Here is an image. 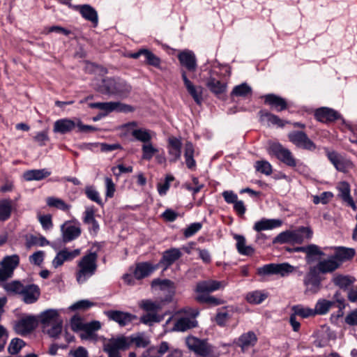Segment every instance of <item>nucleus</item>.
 Listing matches in <instances>:
<instances>
[{"label": "nucleus", "mask_w": 357, "mask_h": 357, "mask_svg": "<svg viewBox=\"0 0 357 357\" xmlns=\"http://www.w3.org/2000/svg\"><path fill=\"white\" fill-rule=\"evenodd\" d=\"M152 287H158L161 291L167 293L166 297L160 301H152L151 300H142L139 307L144 310L157 313L160 311L165 303L172 301L175 294V286L173 282L169 280L155 279L151 282Z\"/></svg>", "instance_id": "nucleus-1"}, {"label": "nucleus", "mask_w": 357, "mask_h": 357, "mask_svg": "<svg viewBox=\"0 0 357 357\" xmlns=\"http://www.w3.org/2000/svg\"><path fill=\"white\" fill-rule=\"evenodd\" d=\"M97 260L98 254L96 252H89L79 259L75 271L76 280L79 284L86 282L96 273Z\"/></svg>", "instance_id": "nucleus-2"}, {"label": "nucleus", "mask_w": 357, "mask_h": 357, "mask_svg": "<svg viewBox=\"0 0 357 357\" xmlns=\"http://www.w3.org/2000/svg\"><path fill=\"white\" fill-rule=\"evenodd\" d=\"M98 90L103 94L126 96L130 93L131 87L123 80L107 77L102 79Z\"/></svg>", "instance_id": "nucleus-3"}, {"label": "nucleus", "mask_w": 357, "mask_h": 357, "mask_svg": "<svg viewBox=\"0 0 357 357\" xmlns=\"http://www.w3.org/2000/svg\"><path fill=\"white\" fill-rule=\"evenodd\" d=\"M312 236V231L309 227H301L298 230L285 231L279 234L273 241V243H301L306 238H310Z\"/></svg>", "instance_id": "nucleus-4"}, {"label": "nucleus", "mask_w": 357, "mask_h": 357, "mask_svg": "<svg viewBox=\"0 0 357 357\" xmlns=\"http://www.w3.org/2000/svg\"><path fill=\"white\" fill-rule=\"evenodd\" d=\"M185 343L190 351L202 357H208L213 351V346L206 339L190 335L186 337Z\"/></svg>", "instance_id": "nucleus-5"}, {"label": "nucleus", "mask_w": 357, "mask_h": 357, "mask_svg": "<svg viewBox=\"0 0 357 357\" xmlns=\"http://www.w3.org/2000/svg\"><path fill=\"white\" fill-rule=\"evenodd\" d=\"M269 152L289 167H295L297 165L296 160L290 150L284 147L280 143H273L271 144L269 147Z\"/></svg>", "instance_id": "nucleus-6"}, {"label": "nucleus", "mask_w": 357, "mask_h": 357, "mask_svg": "<svg viewBox=\"0 0 357 357\" xmlns=\"http://www.w3.org/2000/svg\"><path fill=\"white\" fill-rule=\"evenodd\" d=\"M288 139L296 147L313 151L316 149V144L309 138L303 131L293 130L287 135Z\"/></svg>", "instance_id": "nucleus-7"}, {"label": "nucleus", "mask_w": 357, "mask_h": 357, "mask_svg": "<svg viewBox=\"0 0 357 357\" xmlns=\"http://www.w3.org/2000/svg\"><path fill=\"white\" fill-rule=\"evenodd\" d=\"M294 268L288 263L268 264L259 267L257 273L260 275H280L282 277L293 272Z\"/></svg>", "instance_id": "nucleus-8"}, {"label": "nucleus", "mask_w": 357, "mask_h": 357, "mask_svg": "<svg viewBox=\"0 0 357 357\" xmlns=\"http://www.w3.org/2000/svg\"><path fill=\"white\" fill-rule=\"evenodd\" d=\"M38 324V321L33 315H26L15 322L13 328L20 335L25 336L31 333Z\"/></svg>", "instance_id": "nucleus-9"}, {"label": "nucleus", "mask_w": 357, "mask_h": 357, "mask_svg": "<svg viewBox=\"0 0 357 357\" xmlns=\"http://www.w3.org/2000/svg\"><path fill=\"white\" fill-rule=\"evenodd\" d=\"M20 264V257L17 255L6 256L0 263V282L5 281L11 278L14 270Z\"/></svg>", "instance_id": "nucleus-10"}, {"label": "nucleus", "mask_w": 357, "mask_h": 357, "mask_svg": "<svg viewBox=\"0 0 357 357\" xmlns=\"http://www.w3.org/2000/svg\"><path fill=\"white\" fill-rule=\"evenodd\" d=\"M227 285V282L225 280H202L197 283L195 291L199 294H209L215 291L224 289Z\"/></svg>", "instance_id": "nucleus-11"}, {"label": "nucleus", "mask_w": 357, "mask_h": 357, "mask_svg": "<svg viewBox=\"0 0 357 357\" xmlns=\"http://www.w3.org/2000/svg\"><path fill=\"white\" fill-rule=\"evenodd\" d=\"M63 241L68 243L78 238L81 234L79 223L67 221L61 227Z\"/></svg>", "instance_id": "nucleus-12"}, {"label": "nucleus", "mask_w": 357, "mask_h": 357, "mask_svg": "<svg viewBox=\"0 0 357 357\" xmlns=\"http://www.w3.org/2000/svg\"><path fill=\"white\" fill-rule=\"evenodd\" d=\"M319 271L315 266L310 268L308 273L305 275L303 280L304 284L307 288L315 293L317 292L321 286V278L319 275Z\"/></svg>", "instance_id": "nucleus-13"}, {"label": "nucleus", "mask_w": 357, "mask_h": 357, "mask_svg": "<svg viewBox=\"0 0 357 357\" xmlns=\"http://www.w3.org/2000/svg\"><path fill=\"white\" fill-rule=\"evenodd\" d=\"M181 76L188 93L197 105H201L203 100V88L200 86H195L187 77L186 72L183 70H181Z\"/></svg>", "instance_id": "nucleus-14"}, {"label": "nucleus", "mask_w": 357, "mask_h": 357, "mask_svg": "<svg viewBox=\"0 0 357 357\" xmlns=\"http://www.w3.org/2000/svg\"><path fill=\"white\" fill-rule=\"evenodd\" d=\"M264 103L271 107V109L280 112L288 108L287 100L274 93L266 94L263 96Z\"/></svg>", "instance_id": "nucleus-15"}, {"label": "nucleus", "mask_w": 357, "mask_h": 357, "mask_svg": "<svg viewBox=\"0 0 357 357\" xmlns=\"http://www.w3.org/2000/svg\"><path fill=\"white\" fill-rule=\"evenodd\" d=\"M77 127V119L73 120L68 118L56 121L53 126V132L65 135L75 130Z\"/></svg>", "instance_id": "nucleus-16"}, {"label": "nucleus", "mask_w": 357, "mask_h": 357, "mask_svg": "<svg viewBox=\"0 0 357 357\" xmlns=\"http://www.w3.org/2000/svg\"><path fill=\"white\" fill-rule=\"evenodd\" d=\"M124 340L121 337L111 340L104 347V351L107 353L108 357H121L119 351L128 349Z\"/></svg>", "instance_id": "nucleus-17"}, {"label": "nucleus", "mask_w": 357, "mask_h": 357, "mask_svg": "<svg viewBox=\"0 0 357 357\" xmlns=\"http://www.w3.org/2000/svg\"><path fill=\"white\" fill-rule=\"evenodd\" d=\"M314 116L317 121L322 123L333 122L340 118V115L337 111L328 107H321L316 109Z\"/></svg>", "instance_id": "nucleus-18"}, {"label": "nucleus", "mask_w": 357, "mask_h": 357, "mask_svg": "<svg viewBox=\"0 0 357 357\" xmlns=\"http://www.w3.org/2000/svg\"><path fill=\"white\" fill-rule=\"evenodd\" d=\"M105 314L109 319L117 322L121 326H125L136 319L135 315L119 310H109Z\"/></svg>", "instance_id": "nucleus-19"}, {"label": "nucleus", "mask_w": 357, "mask_h": 357, "mask_svg": "<svg viewBox=\"0 0 357 357\" xmlns=\"http://www.w3.org/2000/svg\"><path fill=\"white\" fill-rule=\"evenodd\" d=\"M74 8L79 12L84 19L91 22L93 26L98 25V13L92 6L89 4L77 5L74 6Z\"/></svg>", "instance_id": "nucleus-20"}, {"label": "nucleus", "mask_w": 357, "mask_h": 357, "mask_svg": "<svg viewBox=\"0 0 357 357\" xmlns=\"http://www.w3.org/2000/svg\"><path fill=\"white\" fill-rule=\"evenodd\" d=\"M178 59L181 64L188 71L194 72L196 70L197 64L195 54L190 50L181 52L178 55Z\"/></svg>", "instance_id": "nucleus-21"}, {"label": "nucleus", "mask_w": 357, "mask_h": 357, "mask_svg": "<svg viewBox=\"0 0 357 357\" xmlns=\"http://www.w3.org/2000/svg\"><path fill=\"white\" fill-rule=\"evenodd\" d=\"M91 108H98L100 110L109 113L113 111H127L129 106L120 103L119 102H92L89 105Z\"/></svg>", "instance_id": "nucleus-22"}, {"label": "nucleus", "mask_w": 357, "mask_h": 357, "mask_svg": "<svg viewBox=\"0 0 357 357\" xmlns=\"http://www.w3.org/2000/svg\"><path fill=\"white\" fill-rule=\"evenodd\" d=\"M338 190V197L347 204V206H351L353 210H356V206L350 195V185L346 181L340 182L337 185Z\"/></svg>", "instance_id": "nucleus-23"}, {"label": "nucleus", "mask_w": 357, "mask_h": 357, "mask_svg": "<svg viewBox=\"0 0 357 357\" xmlns=\"http://www.w3.org/2000/svg\"><path fill=\"white\" fill-rule=\"evenodd\" d=\"M40 294V289L37 285L29 284L24 287L20 295H22L24 303L31 304L38 301Z\"/></svg>", "instance_id": "nucleus-24"}, {"label": "nucleus", "mask_w": 357, "mask_h": 357, "mask_svg": "<svg viewBox=\"0 0 357 357\" xmlns=\"http://www.w3.org/2000/svg\"><path fill=\"white\" fill-rule=\"evenodd\" d=\"M122 340H124L125 345L128 349L132 344L137 347L144 348L147 347L149 343V339L143 333L134 334L128 337L121 336Z\"/></svg>", "instance_id": "nucleus-25"}, {"label": "nucleus", "mask_w": 357, "mask_h": 357, "mask_svg": "<svg viewBox=\"0 0 357 357\" xmlns=\"http://www.w3.org/2000/svg\"><path fill=\"white\" fill-rule=\"evenodd\" d=\"M156 268L157 266H153L149 262H140L136 264L132 273L135 278L139 280L150 275Z\"/></svg>", "instance_id": "nucleus-26"}, {"label": "nucleus", "mask_w": 357, "mask_h": 357, "mask_svg": "<svg viewBox=\"0 0 357 357\" xmlns=\"http://www.w3.org/2000/svg\"><path fill=\"white\" fill-rule=\"evenodd\" d=\"M257 342V337L252 331L243 333L236 341V344L242 351H245L252 347H254Z\"/></svg>", "instance_id": "nucleus-27"}, {"label": "nucleus", "mask_w": 357, "mask_h": 357, "mask_svg": "<svg viewBox=\"0 0 357 357\" xmlns=\"http://www.w3.org/2000/svg\"><path fill=\"white\" fill-rule=\"evenodd\" d=\"M315 267L318 269L319 273L324 274L328 273H333L338 269L340 266V263L337 262L333 255H332L327 259L319 261Z\"/></svg>", "instance_id": "nucleus-28"}, {"label": "nucleus", "mask_w": 357, "mask_h": 357, "mask_svg": "<svg viewBox=\"0 0 357 357\" xmlns=\"http://www.w3.org/2000/svg\"><path fill=\"white\" fill-rule=\"evenodd\" d=\"M197 326L198 322L196 319L183 317L175 321L172 331L176 332H185L190 329L196 328Z\"/></svg>", "instance_id": "nucleus-29"}, {"label": "nucleus", "mask_w": 357, "mask_h": 357, "mask_svg": "<svg viewBox=\"0 0 357 357\" xmlns=\"http://www.w3.org/2000/svg\"><path fill=\"white\" fill-rule=\"evenodd\" d=\"M259 116L261 122L266 123L268 126L275 125L278 127L283 128L285 124L290 123L288 121H284L277 115L271 114L267 111L261 110L259 112Z\"/></svg>", "instance_id": "nucleus-30"}, {"label": "nucleus", "mask_w": 357, "mask_h": 357, "mask_svg": "<svg viewBox=\"0 0 357 357\" xmlns=\"http://www.w3.org/2000/svg\"><path fill=\"white\" fill-rule=\"evenodd\" d=\"M356 255V250L354 248L345 247H336L333 253V257L340 263V266L342 263L351 260Z\"/></svg>", "instance_id": "nucleus-31"}, {"label": "nucleus", "mask_w": 357, "mask_h": 357, "mask_svg": "<svg viewBox=\"0 0 357 357\" xmlns=\"http://www.w3.org/2000/svg\"><path fill=\"white\" fill-rule=\"evenodd\" d=\"M325 150L328 160L334 165L335 169L340 172H344L348 167V162L337 152L333 151H331L328 149H325Z\"/></svg>", "instance_id": "nucleus-32"}, {"label": "nucleus", "mask_w": 357, "mask_h": 357, "mask_svg": "<svg viewBox=\"0 0 357 357\" xmlns=\"http://www.w3.org/2000/svg\"><path fill=\"white\" fill-rule=\"evenodd\" d=\"M169 350V344L167 342L162 341L158 346L149 347L145 350L142 357H162Z\"/></svg>", "instance_id": "nucleus-33"}, {"label": "nucleus", "mask_w": 357, "mask_h": 357, "mask_svg": "<svg viewBox=\"0 0 357 357\" xmlns=\"http://www.w3.org/2000/svg\"><path fill=\"white\" fill-rule=\"evenodd\" d=\"M181 252L177 248H172L166 250L160 261V264L167 269L181 257Z\"/></svg>", "instance_id": "nucleus-34"}, {"label": "nucleus", "mask_w": 357, "mask_h": 357, "mask_svg": "<svg viewBox=\"0 0 357 357\" xmlns=\"http://www.w3.org/2000/svg\"><path fill=\"white\" fill-rule=\"evenodd\" d=\"M282 221L280 220L275 219H265L263 218L261 220L256 222L253 229L257 231L260 232L264 230L272 229L276 227L281 226Z\"/></svg>", "instance_id": "nucleus-35"}, {"label": "nucleus", "mask_w": 357, "mask_h": 357, "mask_svg": "<svg viewBox=\"0 0 357 357\" xmlns=\"http://www.w3.org/2000/svg\"><path fill=\"white\" fill-rule=\"evenodd\" d=\"M40 319L43 326H49L62 321L58 311L52 309L43 312L40 315Z\"/></svg>", "instance_id": "nucleus-36"}, {"label": "nucleus", "mask_w": 357, "mask_h": 357, "mask_svg": "<svg viewBox=\"0 0 357 357\" xmlns=\"http://www.w3.org/2000/svg\"><path fill=\"white\" fill-rule=\"evenodd\" d=\"M169 153L172 157V160L176 162L181 158L182 143L181 139L171 137L168 139Z\"/></svg>", "instance_id": "nucleus-37"}, {"label": "nucleus", "mask_w": 357, "mask_h": 357, "mask_svg": "<svg viewBox=\"0 0 357 357\" xmlns=\"http://www.w3.org/2000/svg\"><path fill=\"white\" fill-rule=\"evenodd\" d=\"M208 89L217 96L222 95L227 89V84L214 77H209L206 83Z\"/></svg>", "instance_id": "nucleus-38"}, {"label": "nucleus", "mask_w": 357, "mask_h": 357, "mask_svg": "<svg viewBox=\"0 0 357 357\" xmlns=\"http://www.w3.org/2000/svg\"><path fill=\"white\" fill-rule=\"evenodd\" d=\"M51 174V172L47 169H31L26 171L23 177L26 181H40L47 178Z\"/></svg>", "instance_id": "nucleus-39"}, {"label": "nucleus", "mask_w": 357, "mask_h": 357, "mask_svg": "<svg viewBox=\"0 0 357 357\" xmlns=\"http://www.w3.org/2000/svg\"><path fill=\"white\" fill-rule=\"evenodd\" d=\"M234 238L236 241V249L243 255H252L255 252L254 248L250 245H246L245 238L240 234H234Z\"/></svg>", "instance_id": "nucleus-40"}, {"label": "nucleus", "mask_w": 357, "mask_h": 357, "mask_svg": "<svg viewBox=\"0 0 357 357\" xmlns=\"http://www.w3.org/2000/svg\"><path fill=\"white\" fill-rule=\"evenodd\" d=\"M194 146L192 142H187L185 144L184 157L186 166L190 169H193L196 167V162L194 159Z\"/></svg>", "instance_id": "nucleus-41"}, {"label": "nucleus", "mask_w": 357, "mask_h": 357, "mask_svg": "<svg viewBox=\"0 0 357 357\" xmlns=\"http://www.w3.org/2000/svg\"><path fill=\"white\" fill-rule=\"evenodd\" d=\"M332 282L335 286L346 290L353 284L354 279L349 275L336 274L333 277Z\"/></svg>", "instance_id": "nucleus-42"}, {"label": "nucleus", "mask_w": 357, "mask_h": 357, "mask_svg": "<svg viewBox=\"0 0 357 357\" xmlns=\"http://www.w3.org/2000/svg\"><path fill=\"white\" fill-rule=\"evenodd\" d=\"M335 306V301H328L326 299H319L317 302L314 307V314H326L328 312L330 309Z\"/></svg>", "instance_id": "nucleus-43"}, {"label": "nucleus", "mask_w": 357, "mask_h": 357, "mask_svg": "<svg viewBox=\"0 0 357 357\" xmlns=\"http://www.w3.org/2000/svg\"><path fill=\"white\" fill-rule=\"evenodd\" d=\"M101 327L100 323L98 321H93L89 323L85 324V326L83 329V332L80 337L83 340L88 339L91 337L95 331H98Z\"/></svg>", "instance_id": "nucleus-44"}, {"label": "nucleus", "mask_w": 357, "mask_h": 357, "mask_svg": "<svg viewBox=\"0 0 357 357\" xmlns=\"http://www.w3.org/2000/svg\"><path fill=\"white\" fill-rule=\"evenodd\" d=\"M131 135L137 141L142 142L144 144L150 142L151 135L150 131L146 129L137 128L132 129L130 131Z\"/></svg>", "instance_id": "nucleus-45"}, {"label": "nucleus", "mask_w": 357, "mask_h": 357, "mask_svg": "<svg viewBox=\"0 0 357 357\" xmlns=\"http://www.w3.org/2000/svg\"><path fill=\"white\" fill-rule=\"evenodd\" d=\"M252 94V88L246 83L236 86L231 93V96H237L246 98Z\"/></svg>", "instance_id": "nucleus-46"}, {"label": "nucleus", "mask_w": 357, "mask_h": 357, "mask_svg": "<svg viewBox=\"0 0 357 357\" xmlns=\"http://www.w3.org/2000/svg\"><path fill=\"white\" fill-rule=\"evenodd\" d=\"M196 301L200 303H206L212 306H217L224 303V301L209 294H198Z\"/></svg>", "instance_id": "nucleus-47"}, {"label": "nucleus", "mask_w": 357, "mask_h": 357, "mask_svg": "<svg viewBox=\"0 0 357 357\" xmlns=\"http://www.w3.org/2000/svg\"><path fill=\"white\" fill-rule=\"evenodd\" d=\"M47 205L50 207H54L63 211H68L70 206L67 204L63 200L54 197H49L46 199Z\"/></svg>", "instance_id": "nucleus-48"}, {"label": "nucleus", "mask_w": 357, "mask_h": 357, "mask_svg": "<svg viewBox=\"0 0 357 357\" xmlns=\"http://www.w3.org/2000/svg\"><path fill=\"white\" fill-rule=\"evenodd\" d=\"M63 321L43 326V331L51 337H57L62 331Z\"/></svg>", "instance_id": "nucleus-49"}, {"label": "nucleus", "mask_w": 357, "mask_h": 357, "mask_svg": "<svg viewBox=\"0 0 357 357\" xmlns=\"http://www.w3.org/2000/svg\"><path fill=\"white\" fill-rule=\"evenodd\" d=\"M12 201L3 199L0 202V220H6L9 218L11 213Z\"/></svg>", "instance_id": "nucleus-50"}, {"label": "nucleus", "mask_w": 357, "mask_h": 357, "mask_svg": "<svg viewBox=\"0 0 357 357\" xmlns=\"http://www.w3.org/2000/svg\"><path fill=\"white\" fill-rule=\"evenodd\" d=\"M268 295L264 294L260 291H255L252 292H250L247 294L246 299L247 301L252 304H260L266 298Z\"/></svg>", "instance_id": "nucleus-51"}, {"label": "nucleus", "mask_w": 357, "mask_h": 357, "mask_svg": "<svg viewBox=\"0 0 357 357\" xmlns=\"http://www.w3.org/2000/svg\"><path fill=\"white\" fill-rule=\"evenodd\" d=\"M292 310L296 316L298 315L303 318H307L315 315L314 309L305 307L301 305H294L292 307Z\"/></svg>", "instance_id": "nucleus-52"}, {"label": "nucleus", "mask_w": 357, "mask_h": 357, "mask_svg": "<svg viewBox=\"0 0 357 357\" xmlns=\"http://www.w3.org/2000/svg\"><path fill=\"white\" fill-rule=\"evenodd\" d=\"M255 167L257 172L266 176L271 175L273 172L272 165L266 160L257 161Z\"/></svg>", "instance_id": "nucleus-53"}, {"label": "nucleus", "mask_w": 357, "mask_h": 357, "mask_svg": "<svg viewBox=\"0 0 357 357\" xmlns=\"http://www.w3.org/2000/svg\"><path fill=\"white\" fill-rule=\"evenodd\" d=\"M142 158L146 160H150L153 156L158 152V150L153 147L151 143L144 144L142 147Z\"/></svg>", "instance_id": "nucleus-54"}, {"label": "nucleus", "mask_w": 357, "mask_h": 357, "mask_svg": "<svg viewBox=\"0 0 357 357\" xmlns=\"http://www.w3.org/2000/svg\"><path fill=\"white\" fill-rule=\"evenodd\" d=\"M144 62L150 66H153L154 67L158 68L160 65V59L156 55H155L152 52L146 49L144 53Z\"/></svg>", "instance_id": "nucleus-55"}, {"label": "nucleus", "mask_w": 357, "mask_h": 357, "mask_svg": "<svg viewBox=\"0 0 357 357\" xmlns=\"http://www.w3.org/2000/svg\"><path fill=\"white\" fill-rule=\"evenodd\" d=\"M24 346V342L20 338H14L11 340L8 350L12 355H15L19 353L21 349Z\"/></svg>", "instance_id": "nucleus-56"}, {"label": "nucleus", "mask_w": 357, "mask_h": 357, "mask_svg": "<svg viewBox=\"0 0 357 357\" xmlns=\"http://www.w3.org/2000/svg\"><path fill=\"white\" fill-rule=\"evenodd\" d=\"M86 197L99 205H102V199L98 192L93 186H87L85 189Z\"/></svg>", "instance_id": "nucleus-57"}, {"label": "nucleus", "mask_w": 357, "mask_h": 357, "mask_svg": "<svg viewBox=\"0 0 357 357\" xmlns=\"http://www.w3.org/2000/svg\"><path fill=\"white\" fill-rule=\"evenodd\" d=\"M162 319L163 317L157 314V313L149 312L148 314L142 316L140 321L145 324L151 325L152 323L160 322Z\"/></svg>", "instance_id": "nucleus-58"}, {"label": "nucleus", "mask_w": 357, "mask_h": 357, "mask_svg": "<svg viewBox=\"0 0 357 357\" xmlns=\"http://www.w3.org/2000/svg\"><path fill=\"white\" fill-rule=\"evenodd\" d=\"M94 305V303L88 300H81L73 304L69 308L73 311L77 310H86Z\"/></svg>", "instance_id": "nucleus-59"}, {"label": "nucleus", "mask_w": 357, "mask_h": 357, "mask_svg": "<svg viewBox=\"0 0 357 357\" xmlns=\"http://www.w3.org/2000/svg\"><path fill=\"white\" fill-rule=\"evenodd\" d=\"M174 180V177L172 175H167L165 181L163 183H159L158 184V191L160 195H165L169 188V183Z\"/></svg>", "instance_id": "nucleus-60"}, {"label": "nucleus", "mask_w": 357, "mask_h": 357, "mask_svg": "<svg viewBox=\"0 0 357 357\" xmlns=\"http://www.w3.org/2000/svg\"><path fill=\"white\" fill-rule=\"evenodd\" d=\"M306 250H307L306 255V260L307 262H310L312 260V257L314 255H324V252L319 250V248L314 244L306 246Z\"/></svg>", "instance_id": "nucleus-61"}, {"label": "nucleus", "mask_w": 357, "mask_h": 357, "mask_svg": "<svg viewBox=\"0 0 357 357\" xmlns=\"http://www.w3.org/2000/svg\"><path fill=\"white\" fill-rule=\"evenodd\" d=\"M202 225L199 222H194L190 224L183 231L185 238H189L195 234L201 229Z\"/></svg>", "instance_id": "nucleus-62"}, {"label": "nucleus", "mask_w": 357, "mask_h": 357, "mask_svg": "<svg viewBox=\"0 0 357 357\" xmlns=\"http://www.w3.org/2000/svg\"><path fill=\"white\" fill-rule=\"evenodd\" d=\"M62 255L63 259H66V261H71L77 256H79L81 253L80 249H75L74 250L70 251L67 248H64L59 251Z\"/></svg>", "instance_id": "nucleus-63"}, {"label": "nucleus", "mask_w": 357, "mask_h": 357, "mask_svg": "<svg viewBox=\"0 0 357 357\" xmlns=\"http://www.w3.org/2000/svg\"><path fill=\"white\" fill-rule=\"evenodd\" d=\"M38 220L45 230H49L53 227L52 216L50 214L39 215Z\"/></svg>", "instance_id": "nucleus-64"}]
</instances>
